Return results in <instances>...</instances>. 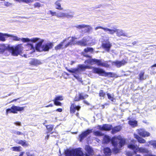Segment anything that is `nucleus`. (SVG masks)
<instances>
[{
  "instance_id": "obj_1",
  "label": "nucleus",
  "mask_w": 156,
  "mask_h": 156,
  "mask_svg": "<svg viewBox=\"0 0 156 156\" xmlns=\"http://www.w3.org/2000/svg\"><path fill=\"white\" fill-rule=\"evenodd\" d=\"M126 143V139L120 135L113 137L112 139L111 143L114 147L118 146L119 148H121L125 145Z\"/></svg>"
},
{
  "instance_id": "obj_2",
  "label": "nucleus",
  "mask_w": 156,
  "mask_h": 156,
  "mask_svg": "<svg viewBox=\"0 0 156 156\" xmlns=\"http://www.w3.org/2000/svg\"><path fill=\"white\" fill-rule=\"evenodd\" d=\"M43 41L44 40H41L40 41L36 44L35 46L36 50L40 52L47 51L53 47L54 45L52 43H48L42 45V43Z\"/></svg>"
},
{
  "instance_id": "obj_3",
  "label": "nucleus",
  "mask_w": 156,
  "mask_h": 156,
  "mask_svg": "<svg viewBox=\"0 0 156 156\" xmlns=\"http://www.w3.org/2000/svg\"><path fill=\"white\" fill-rule=\"evenodd\" d=\"M71 39L69 40L64 45V48H66L69 46H72L75 44L83 46H86L87 45V41L86 39L83 38L81 40L75 41V40L77 39V38L74 37H71Z\"/></svg>"
},
{
  "instance_id": "obj_4",
  "label": "nucleus",
  "mask_w": 156,
  "mask_h": 156,
  "mask_svg": "<svg viewBox=\"0 0 156 156\" xmlns=\"http://www.w3.org/2000/svg\"><path fill=\"white\" fill-rule=\"evenodd\" d=\"M7 48L11 52L12 55L17 56L22 53L23 47L22 44H17L15 47L8 46Z\"/></svg>"
},
{
  "instance_id": "obj_5",
  "label": "nucleus",
  "mask_w": 156,
  "mask_h": 156,
  "mask_svg": "<svg viewBox=\"0 0 156 156\" xmlns=\"http://www.w3.org/2000/svg\"><path fill=\"white\" fill-rule=\"evenodd\" d=\"M65 156H83L82 151L79 148L66 149L65 151Z\"/></svg>"
},
{
  "instance_id": "obj_6",
  "label": "nucleus",
  "mask_w": 156,
  "mask_h": 156,
  "mask_svg": "<svg viewBox=\"0 0 156 156\" xmlns=\"http://www.w3.org/2000/svg\"><path fill=\"white\" fill-rule=\"evenodd\" d=\"M92 72L93 73L98 74L99 76H105L113 77V74L111 72H106L103 69L93 67Z\"/></svg>"
},
{
  "instance_id": "obj_7",
  "label": "nucleus",
  "mask_w": 156,
  "mask_h": 156,
  "mask_svg": "<svg viewBox=\"0 0 156 156\" xmlns=\"http://www.w3.org/2000/svg\"><path fill=\"white\" fill-rule=\"evenodd\" d=\"M25 107H20L13 105L11 108H8L6 110V114L7 115L9 113L16 114L18 112H21L24 110Z\"/></svg>"
},
{
  "instance_id": "obj_8",
  "label": "nucleus",
  "mask_w": 156,
  "mask_h": 156,
  "mask_svg": "<svg viewBox=\"0 0 156 156\" xmlns=\"http://www.w3.org/2000/svg\"><path fill=\"white\" fill-rule=\"evenodd\" d=\"M92 132V129H87L85 131H83L79 135V137L80 141H82L84 138L86 137L88 135Z\"/></svg>"
},
{
  "instance_id": "obj_9",
  "label": "nucleus",
  "mask_w": 156,
  "mask_h": 156,
  "mask_svg": "<svg viewBox=\"0 0 156 156\" xmlns=\"http://www.w3.org/2000/svg\"><path fill=\"white\" fill-rule=\"evenodd\" d=\"M70 38V37H69L63 40V41L61 42L59 44L55 47V49L56 50H60L61 49H62L63 48H64V45L68 41H69V40Z\"/></svg>"
},
{
  "instance_id": "obj_10",
  "label": "nucleus",
  "mask_w": 156,
  "mask_h": 156,
  "mask_svg": "<svg viewBox=\"0 0 156 156\" xmlns=\"http://www.w3.org/2000/svg\"><path fill=\"white\" fill-rule=\"evenodd\" d=\"M64 99L62 95H58L56 96L53 101L54 105L57 106H62V104L59 101H62Z\"/></svg>"
},
{
  "instance_id": "obj_11",
  "label": "nucleus",
  "mask_w": 156,
  "mask_h": 156,
  "mask_svg": "<svg viewBox=\"0 0 156 156\" xmlns=\"http://www.w3.org/2000/svg\"><path fill=\"white\" fill-rule=\"evenodd\" d=\"M138 134L140 136L143 137H148L150 135V134L148 132L146 131L143 129H138L137 131Z\"/></svg>"
},
{
  "instance_id": "obj_12",
  "label": "nucleus",
  "mask_w": 156,
  "mask_h": 156,
  "mask_svg": "<svg viewBox=\"0 0 156 156\" xmlns=\"http://www.w3.org/2000/svg\"><path fill=\"white\" fill-rule=\"evenodd\" d=\"M101 46L102 48L106 51L109 52L112 46V44L109 41H106L105 43H102Z\"/></svg>"
},
{
  "instance_id": "obj_13",
  "label": "nucleus",
  "mask_w": 156,
  "mask_h": 156,
  "mask_svg": "<svg viewBox=\"0 0 156 156\" xmlns=\"http://www.w3.org/2000/svg\"><path fill=\"white\" fill-rule=\"evenodd\" d=\"M81 106L80 105L76 106L75 103H72L71 104L70 107V112L71 114L74 113L76 110L78 111L81 108Z\"/></svg>"
},
{
  "instance_id": "obj_14",
  "label": "nucleus",
  "mask_w": 156,
  "mask_h": 156,
  "mask_svg": "<svg viewBox=\"0 0 156 156\" xmlns=\"http://www.w3.org/2000/svg\"><path fill=\"white\" fill-rule=\"evenodd\" d=\"M83 55L84 57L90 58L89 59H87L85 60V63L86 62L87 63L91 65L95 64L96 59H91L92 58V56H91L87 54H85L84 53L83 54Z\"/></svg>"
},
{
  "instance_id": "obj_15",
  "label": "nucleus",
  "mask_w": 156,
  "mask_h": 156,
  "mask_svg": "<svg viewBox=\"0 0 156 156\" xmlns=\"http://www.w3.org/2000/svg\"><path fill=\"white\" fill-rule=\"evenodd\" d=\"M86 156H91L94 154V151L92 148L87 146L86 149Z\"/></svg>"
},
{
  "instance_id": "obj_16",
  "label": "nucleus",
  "mask_w": 156,
  "mask_h": 156,
  "mask_svg": "<svg viewBox=\"0 0 156 156\" xmlns=\"http://www.w3.org/2000/svg\"><path fill=\"white\" fill-rule=\"evenodd\" d=\"M112 127V125L105 124L103 125L102 127L100 129L101 130L109 131L111 129Z\"/></svg>"
},
{
  "instance_id": "obj_17",
  "label": "nucleus",
  "mask_w": 156,
  "mask_h": 156,
  "mask_svg": "<svg viewBox=\"0 0 156 156\" xmlns=\"http://www.w3.org/2000/svg\"><path fill=\"white\" fill-rule=\"evenodd\" d=\"M29 64L31 65L36 66L41 64V62L39 60L33 58L29 62Z\"/></svg>"
},
{
  "instance_id": "obj_18",
  "label": "nucleus",
  "mask_w": 156,
  "mask_h": 156,
  "mask_svg": "<svg viewBox=\"0 0 156 156\" xmlns=\"http://www.w3.org/2000/svg\"><path fill=\"white\" fill-rule=\"evenodd\" d=\"M62 0H57L55 3V5L56 9L59 10H62L63 9V8L61 7V2H62Z\"/></svg>"
},
{
  "instance_id": "obj_19",
  "label": "nucleus",
  "mask_w": 156,
  "mask_h": 156,
  "mask_svg": "<svg viewBox=\"0 0 156 156\" xmlns=\"http://www.w3.org/2000/svg\"><path fill=\"white\" fill-rule=\"evenodd\" d=\"M122 129V127L120 126H117L112 127L111 131V133L112 134H114L120 131Z\"/></svg>"
},
{
  "instance_id": "obj_20",
  "label": "nucleus",
  "mask_w": 156,
  "mask_h": 156,
  "mask_svg": "<svg viewBox=\"0 0 156 156\" xmlns=\"http://www.w3.org/2000/svg\"><path fill=\"white\" fill-rule=\"evenodd\" d=\"M57 16L58 17H73V14L69 15L62 12H60Z\"/></svg>"
},
{
  "instance_id": "obj_21",
  "label": "nucleus",
  "mask_w": 156,
  "mask_h": 156,
  "mask_svg": "<svg viewBox=\"0 0 156 156\" xmlns=\"http://www.w3.org/2000/svg\"><path fill=\"white\" fill-rule=\"evenodd\" d=\"M134 137L137 140V141L140 144H144L146 143V140L140 137L137 134L134 135Z\"/></svg>"
},
{
  "instance_id": "obj_22",
  "label": "nucleus",
  "mask_w": 156,
  "mask_h": 156,
  "mask_svg": "<svg viewBox=\"0 0 156 156\" xmlns=\"http://www.w3.org/2000/svg\"><path fill=\"white\" fill-rule=\"evenodd\" d=\"M136 151H137V152L142 153H147L148 152V151L147 149L142 147H137L136 148Z\"/></svg>"
},
{
  "instance_id": "obj_23",
  "label": "nucleus",
  "mask_w": 156,
  "mask_h": 156,
  "mask_svg": "<svg viewBox=\"0 0 156 156\" xmlns=\"http://www.w3.org/2000/svg\"><path fill=\"white\" fill-rule=\"evenodd\" d=\"M103 151L104 153L106 156H110L112 154V151L109 147H106L104 148Z\"/></svg>"
},
{
  "instance_id": "obj_24",
  "label": "nucleus",
  "mask_w": 156,
  "mask_h": 156,
  "mask_svg": "<svg viewBox=\"0 0 156 156\" xmlns=\"http://www.w3.org/2000/svg\"><path fill=\"white\" fill-rule=\"evenodd\" d=\"M111 140L112 139H111L108 135H105L104 136L103 141L105 144H108L110 141H111Z\"/></svg>"
},
{
  "instance_id": "obj_25",
  "label": "nucleus",
  "mask_w": 156,
  "mask_h": 156,
  "mask_svg": "<svg viewBox=\"0 0 156 156\" xmlns=\"http://www.w3.org/2000/svg\"><path fill=\"white\" fill-rule=\"evenodd\" d=\"M150 145H152L154 147L156 148V140H151L148 141L146 146L148 147Z\"/></svg>"
},
{
  "instance_id": "obj_26",
  "label": "nucleus",
  "mask_w": 156,
  "mask_h": 156,
  "mask_svg": "<svg viewBox=\"0 0 156 156\" xmlns=\"http://www.w3.org/2000/svg\"><path fill=\"white\" fill-rule=\"evenodd\" d=\"M8 34H3L2 33H0V41H5L6 39L5 37H8Z\"/></svg>"
},
{
  "instance_id": "obj_27",
  "label": "nucleus",
  "mask_w": 156,
  "mask_h": 156,
  "mask_svg": "<svg viewBox=\"0 0 156 156\" xmlns=\"http://www.w3.org/2000/svg\"><path fill=\"white\" fill-rule=\"evenodd\" d=\"M145 73L143 71H141L139 74L138 79L140 80H143L146 79L144 77Z\"/></svg>"
},
{
  "instance_id": "obj_28",
  "label": "nucleus",
  "mask_w": 156,
  "mask_h": 156,
  "mask_svg": "<svg viewBox=\"0 0 156 156\" xmlns=\"http://www.w3.org/2000/svg\"><path fill=\"white\" fill-rule=\"evenodd\" d=\"M17 144L21 145L23 147H27L29 145L28 144L25 140H20L18 141Z\"/></svg>"
},
{
  "instance_id": "obj_29",
  "label": "nucleus",
  "mask_w": 156,
  "mask_h": 156,
  "mask_svg": "<svg viewBox=\"0 0 156 156\" xmlns=\"http://www.w3.org/2000/svg\"><path fill=\"white\" fill-rule=\"evenodd\" d=\"M117 35L118 37L121 36H125V34L123 33V31L119 29H116V32Z\"/></svg>"
},
{
  "instance_id": "obj_30",
  "label": "nucleus",
  "mask_w": 156,
  "mask_h": 156,
  "mask_svg": "<svg viewBox=\"0 0 156 156\" xmlns=\"http://www.w3.org/2000/svg\"><path fill=\"white\" fill-rule=\"evenodd\" d=\"M45 126L48 130L46 133L48 134V133L51 131L53 129L54 126L51 125H46Z\"/></svg>"
},
{
  "instance_id": "obj_31",
  "label": "nucleus",
  "mask_w": 156,
  "mask_h": 156,
  "mask_svg": "<svg viewBox=\"0 0 156 156\" xmlns=\"http://www.w3.org/2000/svg\"><path fill=\"white\" fill-rule=\"evenodd\" d=\"M21 147L19 146L18 147L15 146L12 147L11 148V149L13 151L20 152L21 151Z\"/></svg>"
},
{
  "instance_id": "obj_32",
  "label": "nucleus",
  "mask_w": 156,
  "mask_h": 156,
  "mask_svg": "<svg viewBox=\"0 0 156 156\" xmlns=\"http://www.w3.org/2000/svg\"><path fill=\"white\" fill-rule=\"evenodd\" d=\"M94 49L92 48L91 47H87L86 48H85L83 50V51L84 52L87 53L88 52H90L92 53L94 52Z\"/></svg>"
},
{
  "instance_id": "obj_33",
  "label": "nucleus",
  "mask_w": 156,
  "mask_h": 156,
  "mask_svg": "<svg viewBox=\"0 0 156 156\" xmlns=\"http://www.w3.org/2000/svg\"><path fill=\"white\" fill-rule=\"evenodd\" d=\"M14 1L20 3L23 2L29 3L33 2V0H14Z\"/></svg>"
},
{
  "instance_id": "obj_34",
  "label": "nucleus",
  "mask_w": 156,
  "mask_h": 156,
  "mask_svg": "<svg viewBox=\"0 0 156 156\" xmlns=\"http://www.w3.org/2000/svg\"><path fill=\"white\" fill-rule=\"evenodd\" d=\"M128 123L130 125L133 126L134 127L136 126L137 125V121L136 120H130L128 122Z\"/></svg>"
},
{
  "instance_id": "obj_35",
  "label": "nucleus",
  "mask_w": 156,
  "mask_h": 156,
  "mask_svg": "<svg viewBox=\"0 0 156 156\" xmlns=\"http://www.w3.org/2000/svg\"><path fill=\"white\" fill-rule=\"evenodd\" d=\"M78 94L79 98L80 100L81 99H84L85 98H87L88 97V95L87 94L83 95V94L82 93H79Z\"/></svg>"
},
{
  "instance_id": "obj_36",
  "label": "nucleus",
  "mask_w": 156,
  "mask_h": 156,
  "mask_svg": "<svg viewBox=\"0 0 156 156\" xmlns=\"http://www.w3.org/2000/svg\"><path fill=\"white\" fill-rule=\"evenodd\" d=\"M8 37H10L12 38V40L15 41H20L21 39L19 38L17 36H13L12 35H11L9 34H8Z\"/></svg>"
},
{
  "instance_id": "obj_37",
  "label": "nucleus",
  "mask_w": 156,
  "mask_h": 156,
  "mask_svg": "<svg viewBox=\"0 0 156 156\" xmlns=\"http://www.w3.org/2000/svg\"><path fill=\"white\" fill-rule=\"evenodd\" d=\"M137 151L134 150L133 152H128L126 153V156H135Z\"/></svg>"
},
{
  "instance_id": "obj_38",
  "label": "nucleus",
  "mask_w": 156,
  "mask_h": 156,
  "mask_svg": "<svg viewBox=\"0 0 156 156\" xmlns=\"http://www.w3.org/2000/svg\"><path fill=\"white\" fill-rule=\"evenodd\" d=\"M105 31H108L109 34H113L116 32V29L114 30L111 29H110L105 28Z\"/></svg>"
},
{
  "instance_id": "obj_39",
  "label": "nucleus",
  "mask_w": 156,
  "mask_h": 156,
  "mask_svg": "<svg viewBox=\"0 0 156 156\" xmlns=\"http://www.w3.org/2000/svg\"><path fill=\"white\" fill-rule=\"evenodd\" d=\"M107 96L108 98L111 101H113L114 100H115V99L114 98V95L112 96L109 93H107Z\"/></svg>"
},
{
  "instance_id": "obj_40",
  "label": "nucleus",
  "mask_w": 156,
  "mask_h": 156,
  "mask_svg": "<svg viewBox=\"0 0 156 156\" xmlns=\"http://www.w3.org/2000/svg\"><path fill=\"white\" fill-rule=\"evenodd\" d=\"M79 68L82 70H84L85 69H89L90 68V67L88 66H84L83 65H80L79 66Z\"/></svg>"
},
{
  "instance_id": "obj_41",
  "label": "nucleus",
  "mask_w": 156,
  "mask_h": 156,
  "mask_svg": "<svg viewBox=\"0 0 156 156\" xmlns=\"http://www.w3.org/2000/svg\"><path fill=\"white\" fill-rule=\"evenodd\" d=\"M105 92L103 90H100L99 91V96L100 97L104 98L105 96Z\"/></svg>"
},
{
  "instance_id": "obj_42",
  "label": "nucleus",
  "mask_w": 156,
  "mask_h": 156,
  "mask_svg": "<svg viewBox=\"0 0 156 156\" xmlns=\"http://www.w3.org/2000/svg\"><path fill=\"white\" fill-rule=\"evenodd\" d=\"M94 135L97 136H101L103 135V134L99 131H96L94 132Z\"/></svg>"
},
{
  "instance_id": "obj_43",
  "label": "nucleus",
  "mask_w": 156,
  "mask_h": 156,
  "mask_svg": "<svg viewBox=\"0 0 156 156\" xmlns=\"http://www.w3.org/2000/svg\"><path fill=\"white\" fill-rule=\"evenodd\" d=\"M121 148H117V147H114V148L112 149L113 153L115 154H117L120 152Z\"/></svg>"
},
{
  "instance_id": "obj_44",
  "label": "nucleus",
  "mask_w": 156,
  "mask_h": 156,
  "mask_svg": "<svg viewBox=\"0 0 156 156\" xmlns=\"http://www.w3.org/2000/svg\"><path fill=\"white\" fill-rule=\"evenodd\" d=\"M89 26L88 25H85V24L79 25H77L76 27L78 29H82L86 27H89Z\"/></svg>"
},
{
  "instance_id": "obj_45",
  "label": "nucleus",
  "mask_w": 156,
  "mask_h": 156,
  "mask_svg": "<svg viewBox=\"0 0 156 156\" xmlns=\"http://www.w3.org/2000/svg\"><path fill=\"white\" fill-rule=\"evenodd\" d=\"M128 147L133 150H136V148H137L134 145L132 144H129L128 146Z\"/></svg>"
},
{
  "instance_id": "obj_46",
  "label": "nucleus",
  "mask_w": 156,
  "mask_h": 156,
  "mask_svg": "<svg viewBox=\"0 0 156 156\" xmlns=\"http://www.w3.org/2000/svg\"><path fill=\"white\" fill-rule=\"evenodd\" d=\"M101 66L106 68H108L109 67V65L106 62H102Z\"/></svg>"
},
{
  "instance_id": "obj_47",
  "label": "nucleus",
  "mask_w": 156,
  "mask_h": 156,
  "mask_svg": "<svg viewBox=\"0 0 156 156\" xmlns=\"http://www.w3.org/2000/svg\"><path fill=\"white\" fill-rule=\"evenodd\" d=\"M1 46H2L4 47V48L3 49L0 48V53H2L5 51L7 48L5 46V44H2L1 45Z\"/></svg>"
},
{
  "instance_id": "obj_48",
  "label": "nucleus",
  "mask_w": 156,
  "mask_h": 156,
  "mask_svg": "<svg viewBox=\"0 0 156 156\" xmlns=\"http://www.w3.org/2000/svg\"><path fill=\"white\" fill-rule=\"evenodd\" d=\"M34 8H37V7L39 8L41 6V4H40V3L39 2H35L34 4Z\"/></svg>"
},
{
  "instance_id": "obj_49",
  "label": "nucleus",
  "mask_w": 156,
  "mask_h": 156,
  "mask_svg": "<svg viewBox=\"0 0 156 156\" xmlns=\"http://www.w3.org/2000/svg\"><path fill=\"white\" fill-rule=\"evenodd\" d=\"M102 62L101 60L96 59L95 64L96 63L98 66H101Z\"/></svg>"
},
{
  "instance_id": "obj_50",
  "label": "nucleus",
  "mask_w": 156,
  "mask_h": 156,
  "mask_svg": "<svg viewBox=\"0 0 156 156\" xmlns=\"http://www.w3.org/2000/svg\"><path fill=\"white\" fill-rule=\"evenodd\" d=\"M114 63L118 67H120L122 66L121 64V62L120 61H116V62H114Z\"/></svg>"
},
{
  "instance_id": "obj_51",
  "label": "nucleus",
  "mask_w": 156,
  "mask_h": 156,
  "mask_svg": "<svg viewBox=\"0 0 156 156\" xmlns=\"http://www.w3.org/2000/svg\"><path fill=\"white\" fill-rule=\"evenodd\" d=\"M14 133L15 134L17 135H24L25 136L24 134L22 132L19 131H15Z\"/></svg>"
},
{
  "instance_id": "obj_52",
  "label": "nucleus",
  "mask_w": 156,
  "mask_h": 156,
  "mask_svg": "<svg viewBox=\"0 0 156 156\" xmlns=\"http://www.w3.org/2000/svg\"><path fill=\"white\" fill-rule=\"evenodd\" d=\"M48 12L52 16L56 15V13L55 12H53L51 10H49Z\"/></svg>"
},
{
  "instance_id": "obj_53",
  "label": "nucleus",
  "mask_w": 156,
  "mask_h": 156,
  "mask_svg": "<svg viewBox=\"0 0 156 156\" xmlns=\"http://www.w3.org/2000/svg\"><path fill=\"white\" fill-rule=\"evenodd\" d=\"M21 40L24 42H29L30 41V40L28 38H23Z\"/></svg>"
},
{
  "instance_id": "obj_54",
  "label": "nucleus",
  "mask_w": 156,
  "mask_h": 156,
  "mask_svg": "<svg viewBox=\"0 0 156 156\" xmlns=\"http://www.w3.org/2000/svg\"><path fill=\"white\" fill-rule=\"evenodd\" d=\"M39 39V38L36 37V38H32V39H31V42H33L35 43L37 41H38Z\"/></svg>"
},
{
  "instance_id": "obj_55",
  "label": "nucleus",
  "mask_w": 156,
  "mask_h": 156,
  "mask_svg": "<svg viewBox=\"0 0 156 156\" xmlns=\"http://www.w3.org/2000/svg\"><path fill=\"white\" fill-rule=\"evenodd\" d=\"M5 5L6 6L8 7L9 6L12 5V4L11 3H9V2H5L4 3Z\"/></svg>"
},
{
  "instance_id": "obj_56",
  "label": "nucleus",
  "mask_w": 156,
  "mask_h": 156,
  "mask_svg": "<svg viewBox=\"0 0 156 156\" xmlns=\"http://www.w3.org/2000/svg\"><path fill=\"white\" fill-rule=\"evenodd\" d=\"M105 27H104L101 26H97L95 28V30H97L98 29H101L105 31Z\"/></svg>"
},
{
  "instance_id": "obj_57",
  "label": "nucleus",
  "mask_w": 156,
  "mask_h": 156,
  "mask_svg": "<svg viewBox=\"0 0 156 156\" xmlns=\"http://www.w3.org/2000/svg\"><path fill=\"white\" fill-rule=\"evenodd\" d=\"M121 62V66L125 65L127 63V62L124 60H122L121 61H120Z\"/></svg>"
},
{
  "instance_id": "obj_58",
  "label": "nucleus",
  "mask_w": 156,
  "mask_h": 156,
  "mask_svg": "<svg viewBox=\"0 0 156 156\" xmlns=\"http://www.w3.org/2000/svg\"><path fill=\"white\" fill-rule=\"evenodd\" d=\"M80 100L79 98L77 96H76L75 97L74 99V101H80Z\"/></svg>"
},
{
  "instance_id": "obj_59",
  "label": "nucleus",
  "mask_w": 156,
  "mask_h": 156,
  "mask_svg": "<svg viewBox=\"0 0 156 156\" xmlns=\"http://www.w3.org/2000/svg\"><path fill=\"white\" fill-rule=\"evenodd\" d=\"M14 124L16 125L20 126H21V123L20 122L16 121L14 123Z\"/></svg>"
},
{
  "instance_id": "obj_60",
  "label": "nucleus",
  "mask_w": 156,
  "mask_h": 156,
  "mask_svg": "<svg viewBox=\"0 0 156 156\" xmlns=\"http://www.w3.org/2000/svg\"><path fill=\"white\" fill-rule=\"evenodd\" d=\"M20 99V98H16V99H13L11 101H10V102H9V103H12L13 102H16V101Z\"/></svg>"
},
{
  "instance_id": "obj_61",
  "label": "nucleus",
  "mask_w": 156,
  "mask_h": 156,
  "mask_svg": "<svg viewBox=\"0 0 156 156\" xmlns=\"http://www.w3.org/2000/svg\"><path fill=\"white\" fill-rule=\"evenodd\" d=\"M55 111L58 112H62V108H58Z\"/></svg>"
},
{
  "instance_id": "obj_62",
  "label": "nucleus",
  "mask_w": 156,
  "mask_h": 156,
  "mask_svg": "<svg viewBox=\"0 0 156 156\" xmlns=\"http://www.w3.org/2000/svg\"><path fill=\"white\" fill-rule=\"evenodd\" d=\"M83 102L84 103L86 104V105H89L90 104L87 101H86L85 100H84L83 101Z\"/></svg>"
},
{
  "instance_id": "obj_63",
  "label": "nucleus",
  "mask_w": 156,
  "mask_h": 156,
  "mask_svg": "<svg viewBox=\"0 0 156 156\" xmlns=\"http://www.w3.org/2000/svg\"><path fill=\"white\" fill-rule=\"evenodd\" d=\"M49 135H47L45 137V139L47 140L48 139L49 137Z\"/></svg>"
},
{
  "instance_id": "obj_64",
  "label": "nucleus",
  "mask_w": 156,
  "mask_h": 156,
  "mask_svg": "<svg viewBox=\"0 0 156 156\" xmlns=\"http://www.w3.org/2000/svg\"><path fill=\"white\" fill-rule=\"evenodd\" d=\"M24 153V152H21L19 154V156H22L23 155Z\"/></svg>"
}]
</instances>
